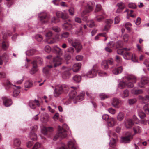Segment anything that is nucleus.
Masks as SVG:
<instances>
[{"label":"nucleus","instance_id":"obj_1","mask_svg":"<svg viewBox=\"0 0 149 149\" xmlns=\"http://www.w3.org/2000/svg\"><path fill=\"white\" fill-rule=\"evenodd\" d=\"M68 86L65 84L56 86L54 90V96L57 97L62 94L65 91H68Z\"/></svg>","mask_w":149,"mask_h":149},{"label":"nucleus","instance_id":"obj_2","mask_svg":"<svg viewBox=\"0 0 149 149\" xmlns=\"http://www.w3.org/2000/svg\"><path fill=\"white\" fill-rule=\"evenodd\" d=\"M126 81V85L127 87L131 88L134 86V83H136L137 79L136 77L132 75H128L123 78Z\"/></svg>","mask_w":149,"mask_h":149},{"label":"nucleus","instance_id":"obj_3","mask_svg":"<svg viewBox=\"0 0 149 149\" xmlns=\"http://www.w3.org/2000/svg\"><path fill=\"white\" fill-rule=\"evenodd\" d=\"M68 40L69 43L75 48L77 53H78L81 51L82 46L79 41L76 40H72L70 39H68Z\"/></svg>","mask_w":149,"mask_h":149},{"label":"nucleus","instance_id":"obj_4","mask_svg":"<svg viewBox=\"0 0 149 149\" xmlns=\"http://www.w3.org/2000/svg\"><path fill=\"white\" fill-rule=\"evenodd\" d=\"M58 133L53 138L54 140H56L58 137L62 139L65 137L67 136V134L65 133L66 132L65 130H62L61 126H58Z\"/></svg>","mask_w":149,"mask_h":149},{"label":"nucleus","instance_id":"obj_5","mask_svg":"<svg viewBox=\"0 0 149 149\" xmlns=\"http://www.w3.org/2000/svg\"><path fill=\"white\" fill-rule=\"evenodd\" d=\"M39 17L41 22L42 24H45L47 22L49 18L45 12L41 13Z\"/></svg>","mask_w":149,"mask_h":149},{"label":"nucleus","instance_id":"obj_6","mask_svg":"<svg viewBox=\"0 0 149 149\" xmlns=\"http://www.w3.org/2000/svg\"><path fill=\"white\" fill-rule=\"evenodd\" d=\"M149 82V79L146 77H143L141 79V82L138 84V86L141 88H143L144 85Z\"/></svg>","mask_w":149,"mask_h":149},{"label":"nucleus","instance_id":"obj_7","mask_svg":"<svg viewBox=\"0 0 149 149\" xmlns=\"http://www.w3.org/2000/svg\"><path fill=\"white\" fill-rule=\"evenodd\" d=\"M124 123L125 127L127 129L131 128L134 125L132 120L130 118H126L124 121Z\"/></svg>","mask_w":149,"mask_h":149},{"label":"nucleus","instance_id":"obj_8","mask_svg":"<svg viewBox=\"0 0 149 149\" xmlns=\"http://www.w3.org/2000/svg\"><path fill=\"white\" fill-rule=\"evenodd\" d=\"M111 103L113 106L116 108H118L121 104V101L116 98H114L111 101Z\"/></svg>","mask_w":149,"mask_h":149},{"label":"nucleus","instance_id":"obj_9","mask_svg":"<svg viewBox=\"0 0 149 149\" xmlns=\"http://www.w3.org/2000/svg\"><path fill=\"white\" fill-rule=\"evenodd\" d=\"M32 64L33 65V67L30 70L29 72L30 74H35L37 72L38 70V69L36 62V61H33L32 62Z\"/></svg>","mask_w":149,"mask_h":149},{"label":"nucleus","instance_id":"obj_10","mask_svg":"<svg viewBox=\"0 0 149 149\" xmlns=\"http://www.w3.org/2000/svg\"><path fill=\"white\" fill-rule=\"evenodd\" d=\"M71 88L73 89L72 90L69 94L70 97V98L74 99L77 97V93L76 90L78 88V87L75 86H71Z\"/></svg>","mask_w":149,"mask_h":149},{"label":"nucleus","instance_id":"obj_11","mask_svg":"<svg viewBox=\"0 0 149 149\" xmlns=\"http://www.w3.org/2000/svg\"><path fill=\"white\" fill-rule=\"evenodd\" d=\"M133 136L131 134H130L127 136L124 137H122L120 141L122 143H125L129 142L130 140L132 138Z\"/></svg>","mask_w":149,"mask_h":149},{"label":"nucleus","instance_id":"obj_12","mask_svg":"<svg viewBox=\"0 0 149 149\" xmlns=\"http://www.w3.org/2000/svg\"><path fill=\"white\" fill-rule=\"evenodd\" d=\"M94 6V3L93 1H91L89 2L87 5V8H88V10L84 11L83 12V15L86 14V13H88L92 10L93 7Z\"/></svg>","mask_w":149,"mask_h":149},{"label":"nucleus","instance_id":"obj_13","mask_svg":"<svg viewBox=\"0 0 149 149\" xmlns=\"http://www.w3.org/2000/svg\"><path fill=\"white\" fill-rule=\"evenodd\" d=\"M113 22V20L111 19H107L105 21L106 24V25L104 26V31H107L111 27V24Z\"/></svg>","mask_w":149,"mask_h":149},{"label":"nucleus","instance_id":"obj_14","mask_svg":"<svg viewBox=\"0 0 149 149\" xmlns=\"http://www.w3.org/2000/svg\"><path fill=\"white\" fill-rule=\"evenodd\" d=\"M62 59L59 57L57 56L53 59L54 67H56L61 64Z\"/></svg>","mask_w":149,"mask_h":149},{"label":"nucleus","instance_id":"obj_15","mask_svg":"<svg viewBox=\"0 0 149 149\" xmlns=\"http://www.w3.org/2000/svg\"><path fill=\"white\" fill-rule=\"evenodd\" d=\"M56 15L58 17H61L63 19H66L68 17V14L66 13H63L61 12H57Z\"/></svg>","mask_w":149,"mask_h":149},{"label":"nucleus","instance_id":"obj_16","mask_svg":"<svg viewBox=\"0 0 149 149\" xmlns=\"http://www.w3.org/2000/svg\"><path fill=\"white\" fill-rule=\"evenodd\" d=\"M67 146L69 149H77L74 141H69L67 144Z\"/></svg>","mask_w":149,"mask_h":149},{"label":"nucleus","instance_id":"obj_17","mask_svg":"<svg viewBox=\"0 0 149 149\" xmlns=\"http://www.w3.org/2000/svg\"><path fill=\"white\" fill-rule=\"evenodd\" d=\"M48 115L45 113H42L40 119L43 123H45L49 120Z\"/></svg>","mask_w":149,"mask_h":149},{"label":"nucleus","instance_id":"obj_18","mask_svg":"<svg viewBox=\"0 0 149 149\" xmlns=\"http://www.w3.org/2000/svg\"><path fill=\"white\" fill-rule=\"evenodd\" d=\"M81 65V64L80 63H75L73 65L71 70L74 72H77L80 70Z\"/></svg>","mask_w":149,"mask_h":149},{"label":"nucleus","instance_id":"obj_19","mask_svg":"<svg viewBox=\"0 0 149 149\" xmlns=\"http://www.w3.org/2000/svg\"><path fill=\"white\" fill-rule=\"evenodd\" d=\"M52 65H47L43 69V72L49 77V72L50 70V69L52 67Z\"/></svg>","mask_w":149,"mask_h":149},{"label":"nucleus","instance_id":"obj_20","mask_svg":"<svg viewBox=\"0 0 149 149\" xmlns=\"http://www.w3.org/2000/svg\"><path fill=\"white\" fill-rule=\"evenodd\" d=\"M72 25L67 22H65L62 25L63 28L66 30H70L72 29Z\"/></svg>","mask_w":149,"mask_h":149},{"label":"nucleus","instance_id":"obj_21","mask_svg":"<svg viewBox=\"0 0 149 149\" xmlns=\"http://www.w3.org/2000/svg\"><path fill=\"white\" fill-rule=\"evenodd\" d=\"M36 103L38 106L40 105L39 101L36 100H35L34 101H30L29 102V105L30 107L32 109H34L35 108L36 106L35 103Z\"/></svg>","mask_w":149,"mask_h":149},{"label":"nucleus","instance_id":"obj_22","mask_svg":"<svg viewBox=\"0 0 149 149\" xmlns=\"http://www.w3.org/2000/svg\"><path fill=\"white\" fill-rule=\"evenodd\" d=\"M115 120L113 118H109L107 122V125L109 127H112L115 123Z\"/></svg>","mask_w":149,"mask_h":149},{"label":"nucleus","instance_id":"obj_23","mask_svg":"<svg viewBox=\"0 0 149 149\" xmlns=\"http://www.w3.org/2000/svg\"><path fill=\"white\" fill-rule=\"evenodd\" d=\"M118 8L116 11L117 13H119L122 11L125 7L124 4L122 2H120L117 4Z\"/></svg>","mask_w":149,"mask_h":149},{"label":"nucleus","instance_id":"obj_24","mask_svg":"<svg viewBox=\"0 0 149 149\" xmlns=\"http://www.w3.org/2000/svg\"><path fill=\"white\" fill-rule=\"evenodd\" d=\"M97 73L96 71L92 69L88 72L87 73V76L89 78H93L96 76Z\"/></svg>","mask_w":149,"mask_h":149},{"label":"nucleus","instance_id":"obj_25","mask_svg":"<svg viewBox=\"0 0 149 149\" xmlns=\"http://www.w3.org/2000/svg\"><path fill=\"white\" fill-rule=\"evenodd\" d=\"M138 99L143 103H146L149 102V96L148 95H146L145 97L139 95L138 97Z\"/></svg>","mask_w":149,"mask_h":149},{"label":"nucleus","instance_id":"obj_26","mask_svg":"<svg viewBox=\"0 0 149 149\" xmlns=\"http://www.w3.org/2000/svg\"><path fill=\"white\" fill-rule=\"evenodd\" d=\"M3 103L5 106L7 107L11 105L12 103V102L11 99L4 98L3 100Z\"/></svg>","mask_w":149,"mask_h":149},{"label":"nucleus","instance_id":"obj_27","mask_svg":"<svg viewBox=\"0 0 149 149\" xmlns=\"http://www.w3.org/2000/svg\"><path fill=\"white\" fill-rule=\"evenodd\" d=\"M53 130V128L52 127H44L41 130V133L44 135H46L47 134L48 131L52 132Z\"/></svg>","mask_w":149,"mask_h":149},{"label":"nucleus","instance_id":"obj_28","mask_svg":"<svg viewBox=\"0 0 149 149\" xmlns=\"http://www.w3.org/2000/svg\"><path fill=\"white\" fill-rule=\"evenodd\" d=\"M122 67L120 66L113 69L112 72L114 74L116 75L120 73L122 71Z\"/></svg>","mask_w":149,"mask_h":149},{"label":"nucleus","instance_id":"obj_29","mask_svg":"<svg viewBox=\"0 0 149 149\" xmlns=\"http://www.w3.org/2000/svg\"><path fill=\"white\" fill-rule=\"evenodd\" d=\"M53 52L59 55L61 54L62 53L61 49L57 46H54L53 47Z\"/></svg>","mask_w":149,"mask_h":149},{"label":"nucleus","instance_id":"obj_30","mask_svg":"<svg viewBox=\"0 0 149 149\" xmlns=\"http://www.w3.org/2000/svg\"><path fill=\"white\" fill-rule=\"evenodd\" d=\"M114 43L113 42H110L108 43V47L105 48V50L106 51L109 52H111L112 51L111 49L109 48L112 47L114 46Z\"/></svg>","mask_w":149,"mask_h":149},{"label":"nucleus","instance_id":"obj_31","mask_svg":"<svg viewBox=\"0 0 149 149\" xmlns=\"http://www.w3.org/2000/svg\"><path fill=\"white\" fill-rule=\"evenodd\" d=\"M105 18L104 14L97 15L95 17V20L96 21L100 22L102 21Z\"/></svg>","mask_w":149,"mask_h":149},{"label":"nucleus","instance_id":"obj_32","mask_svg":"<svg viewBox=\"0 0 149 149\" xmlns=\"http://www.w3.org/2000/svg\"><path fill=\"white\" fill-rule=\"evenodd\" d=\"M16 89H15L13 92V95L14 97L17 96L20 92L19 89L21 88L20 86H17Z\"/></svg>","mask_w":149,"mask_h":149},{"label":"nucleus","instance_id":"obj_33","mask_svg":"<svg viewBox=\"0 0 149 149\" xmlns=\"http://www.w3.org/2000/svg\"><path fill=\"white\" fill-rule=\"evenodd\" d=\"M124 116L125 114L123 113L122 112H119L117 116V119L119 121L123 120L124 118Z\"/></svg>","mask_w":149,"mask_h":149},{"label":"nucleus","instance_id":"obj_34","mask_svg":"<svg viewBox=\"0 0 149 149\" xmlns=\"http://www.w3.org/2000/svg\"><path fill=\"white\" fill-rule=\"evenodd\" d=\"M133 130L134 132V134H139L141 132V128L139 126H136L133 128Z\"/></svg>","mask_w":149,"mask_h":149},{"label":"nucleus","instance_id":"obj_35","mask_svg":"<svg viewBox=\"0 0 149 149\" xmlns=\"http://www.w3.org/2000/svg\"><path fill=\"white\" fill-rule=\"evenodd\" d=\"M58 71L56 69H55L49 74V78L54 77L58 75Z\"/></svg>","mask_w":149,"mask_h":149},{"label":"nucleus","instance_id":"obj_36","mask_svg":"<svg viewBox=\"0 0 149 149\" xmlns=\"http://www.w3.org/2000/svg\"><path fill=\"white\" fill-rule=\"evenodd\" d=\"M33 86L32 82L30 80H28L25 82L24 83V87L25 88H28L31 87Z\"/></svg>","mask_w":149,"mask_h":149},{"label":"nucleus","instance_id":"obj_37","mask_svg":"<svg viewBox=\"0 0 149 149\" xmlns=\"http://www.w3.org/2000/svg\"><path fill=\"white\" fill-rule=\"evenodd\" d=\"M131 92L135 94H141L143 93V90L141 89L136 90L135 88H134L131 90Z\"/></svg>","mask_w":149,"mask_h":149},{"label":"nucleus","instance_id":"obj_38","mask_svg":"<svg viewBox=\"0 0 149 149\" xmlns=\"http://www.w3.org/2000/svg\"><path fill=\"white\" fill-rule=\"evenodd\" d=\"M101 65L103 68L104 69H107L108 68V66L107 60H105L103 61L101 63Z\"/></svg>","mask_w":149,"mask_h":149},{"label":"nucleus","instance_id":"obj_39","mask_svg":"<svg viewBox=\"0 0 149 149\" xmlns=\"http://www.w3.org/2000/svg\"><path fill=\"white\" fill-rule=\"evenodd\" d=\"M143 109L145 113L149 114V104H146L143 106Z\"/></svg>","mask_w":149,"mask_h":149},{"label":"nucleus","instance_id":"obj_40","mask_svg":"<svg viewBox=\"0 0 149 149\" xmlns=\"http://www.w3.org/2000/svg\"><path fill=\"white\" fill-rule=\"evenodd\" d=\"M129 94V91L127 89L125 90L123 92L121 95V97L123 98H124L128 96Z\"/></svg>","mask_w":149,"mask_h":149},{"label":"nucleus","instance_id":"obj_41","mask_svg":"<svg viewBox=\"0 0 149 149\" xmlns=\"http://www.w3.org/2000/svg\"><path fill=\"white\" fill-rule=\"evenodd\" d=\"M132 55L133 54L128 52H126L124 54L123 57L125 59L128 60L131 58L132 56Z\"/></svg>","mask_w":149,"mask_h":149},{"label":"nucleus","instance_id":"obj_42","mask_svg":"<svg viewBox=\"0 0 149 149\" xmlns=\"http://www.w3.org/2000/svg\"><path fill=\"white\" fill-rule=\"evenodd\" d=\"M126 84V81H121L118 84V87L120 89H123L126 86H127Z\"/></svg>","mask_w":149,"mask_h":149},{"label":"nucleus","instance_id":"obj_43","mask_svg":"<svg viewBox=\"0 0 149 149\" xmlns=\"http://www.w3.org/2000/svg\"><path fill=\"white\" fill-rule=\"evenodd\" d=\"M81 77L79 75H76L73 77V79L76 82H79L81 80Z\"/></svg>","mask_w":149,"mask_h":149},{"label":"nucleus","instance_id":"obj_44","mask_svg":"<svg viewBox=\"0 0 149 149\" xmlns=\"http://www.w3.org/2000/svg\"><path fill=\"white\" fill-rule=\"evenodd\" d=\"M31 139L33 140H36L37 139V136L34 132H31L29 135Z\"/></svg>","mask_w":149,"mask_h":149},{"label":"nucleus","instance_id":"obj_45","mask_svg":"<svg viewBox=\"0 0 149 149\" xmlns=\"http://www.w3.org/2000/svg\"><path fill=\"white\" fill-rule=\"evenodd\" d=\"M70 74L69 72H64L62 75V77L63 79H66L69 77Z\"/></svg>","mask_w":149,"mask_h":149},{"label":"nucleus","instance_id":"obj_46","mask_svg":"<svg viewBox=\"0 0 149 149\" xmlns=\"http://www.w3.org/2000/svg\"><path fill=\"white\" fill-rule=\"evenodd\" d=\"M99 96L101 100H103L109 97L108 95L104 93H101L99 94Z\"/></svg>","mask_w":149,"mask_h":149},{"label":"nucleus","instance_id":"obj_47","mask_svg":"<svg viewBox=\"0 0 149 149\" xmlns=\"http://www.w3.org/2000/svg\"><path fill=\"white\" fill-rule=\"evenodd\" d=\"M9 44L6 41H3L2 43V47L3 49L6 50L8 47Z\"/></svg>","mask_w":149,"mask_h":149},{"label":"nucleus","instance_id":"obj_48","mask_svg":"<svg viewBox=\"0 0 149 149\" xmlns=\"http://www.w3.org/2000/svg\"><path fill=\"white\" fill-rule=\"evenodd\" d=\"M35 50L33 49L28 50L26 52V55L30 56L34 54L35 52Z\"/></svg>","mask_w":149,"mask_h":149},{"label":"nucleus","instance_id":"obj_49","mask_svg":"<svg viewBox=\"0 0 149 149\" xmlns=\"http://www.w3.org/2000/svg\"><path fill=\"white\" fill-rule=\"evenodd\" d=\"M21 142L19 139H15L14 141V145L16 146H20Z\"/></svg>","mask_w":149,"mask_h":149},{"label":"nucleus","instance_id":"obj_50","mask_svg":"<svg viewBox=\"0 0 149 149\" xmlns=\"http://www.w3.org/2000/svg\"><path fill=\"white\" fill-rule=\"evenodd\" d=\"M84 94H82L76 97L75 99L79 101H81L84 100Z\"/></svg>","mask_w":149,"mask_h":149},{"label":"nucleus","instance_id":"obj_51","mask_svg":"<svg viewBox=\"0 0 149 149\" xmlns=\"http://www.w3.org/2000/svg\"><path fill=\"white\" fill-rule=\"evenodd\" d=\"M138 115L139 117L141 119L143 118L146 117V114L144 112L140 111L138 112Z\"/></svg>","mask_w":149,"mask_h":149},{"label":"nucleus","instance_id":"obj_52","mask_svg":"<svg viewBox=\"0 0 149 149\" xmlns=\"http://www.w3.org/2000/svg\"><path fill=\"white\" fill-rule=\"evenodd\" d=\"M136 102V99H130L128 100V103L130 105H132L135 103Z\"/></svg>","mask_w":149,"mask_h":149},{"label":"nucleus","instance_id":"obj_53","mask_svg":"<svg viewBox=\"0 0 149 149\" xmlns=\"http://www.w3.org/2000/svg\"><path fill=\"white\" fill-rule=\"evenodd\" d=\"M35 39L38 42H41L43 40L42 36L38 34L36 36Z\"/></svg>","mask_w":149,"mask_h":149},{"label":"nucleus","instance_id":"obj_54","mask_svg":"<svg viewBox=\"0 0 149 149\" xmlns=\"http://www.w3.org/2000/svg\"><path fill=\"white\" fill-rule=\"evenodd\" d=\"M67 52L72 54L75 51V48L72 47H69L67 49Z\"/></svg>","mask_w":149,"mask_h":149},{"label":"nucleus","instance_id":"obj_55","mask_svg":"<svg viewBox=\"0 0 149 149\" xmlns=\"http://www.w3.org/2000/svg\"><path fill=\"white\" fill-rule=\"evenodd\" d=\"M116 145V141L113 138L110 141V146L111 147H113Z\"/></svg>","mask_w":149,"mask_h":149},{"label":"nucleus","instance_id":"obj_56","mask_svg":"<svg viewBox=\"0 0 149 149\" xmlns=\"http://www.w3.org/2000/svg\"><path fill=\"white\" fill-rule=\"evenodd\" d=\"M52 29L56 32H59L61 31L60 28L57 26H53L52 27Z\"/></svg>","mask_w":149,"mask_h":149},{"label":"nucleus","instance_id":"obj_57","mask_svg":"<svg viewBox=\"0 0 149 149\" xmlns=\"http://www.w3.org/2000/svg\"><path fill=\"white\" fill-rule=\"evenodd\" d=\"M69 34L68 32H65L63 33L61 36V38H68L69 36Z\"/></svg>","mask_w":149,"mask_h":149},{"label":"nucleus","instance_id":"obj_58","mask_svg":"<svg viewBox=\"0 0 149 149\" xmlns=\"http://www.w3.org/2000/svg\"><path fill=\"white\" fill-rule=\"evenodd\" d=\"M69 14L70 15L73 16L74 13V9L73 8L71 7L68 10Z\"/></svg>","mask_w":149,"mask_h":149},{"label":"nucleus","instance_id":"obj_59","mask_svg":"<svg viewBox=\"0 0 149 149\" xmlns=\"http://www.w3.org/2000/svg\"><path fill=\"white\" fill-rule=\"evenodd\" d=\"M88 25L90 27H93L95 26V24L93 20H91L88 22Z\"/></svg>","mask_w":149,"mask_h":149},{"label":"nucleus","instance_id":"obj_60","mask_svg":"<svg viewBox=\"0 0 149 149\" xmlns=\"http://www.w3.org/2000/svg\"><path fill=\"white\" fill-rule=\"evenodd\" d=\"M107 110L109 113L112 114H115L116 112V110L112 108H109Z\"/></svg>","mask_w":149,"mask_h":149},{"label":"nucleus","instance_id":"obj_61","mask_svg":"<svg viewBox=\"0 0 149 149\" xmlns=\"http://www.w3.org/2000/svg\"><path fill=\"white\" fill-rule=\"evenodd\" d=\"M122 44L123 42L121 41H118L116 43V48H118L121 47L122 45Z\"/></svg>","mask_w":149,"mask_h":149},{"label":"nucleus","instance_id":"obj_62","mask_svg":"<svg viewBox=\"0 0 149 149\" xmlns=\"http://www.w3.org/2000/svg\"><path fill=\"white\" fill-rule=\"evenodd\" d=\"M101 8V5L100 4H97L96 5V8L95 10V12L100 11Z\"/></svg>","mask_w":149,"mask_h":149},{"label":"nucleus","instance_id":"obj_63","mask_svg":"<svg viewBox=\"0 0 149 149\" xmlns=\"http://www.w3.org/2000/svg\"><path fill=\"white\" fill-rule=\"evenodd\" d=\"M102 118L105 121H107L109 119V117L107 114H105L102 116Z\"/></svg>","mask_w":149,"mask_h":149},{"label":"nucleus","instance_id":"obj_64","mask_svg":"<svg viewBox=\"0 0 149 149\" xmlns=\"http://www.w3.org/2000/svg\"><path fill=\"white\" fill-rule=\"evenodd\" d=\"M128 6L130 8L133 9L135 8L136 7V6L135 4L132 3H129L128 4Z\"/></svg>","mask_w":149,"mask_h":149}]
</instances>
